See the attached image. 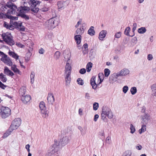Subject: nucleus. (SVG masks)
Instances as JSON below:
<instances>
[{
  "instance_id": "f257e3e1",
  "label": "nucleus",
  "mask_w": 156,
  "mask_h": 156,
  "mask_svg": "<svg viewBox=\"0 0 156 156\" xmlns=\"http://www.w3.org/2000/svg\"><path fill=\"white\" fill-rule=\"evenodd\" d=\"M27 2L31 8L32 13L34 14L37 13L39 10L38 5L40 2L36 0H27Z\"/></svg>"
},
{
  "instance_id": "f03ea898",
  "label": "nucleus",
  "mask_w": 156,
  "mask_h": 156,
  "mask_svg": "<svg viewBox=\"0 0 156 156\" xmlns=\"http://www.w3.org/2000/svg\"><path fill=\"white\" fill-rule=\"evenodd\" d=\"M71 139L70 136H65L60 139L59 141H56L54 144V146H57L59 148L61 147L64 146L67 144Z\"/></svg>"
},
{
  "instance_id": "7ed1b4c3",
  "label": "nucleus",
  "mask_w": 156,
  "mask_h": 156,
  "mask_svg": "<svg viewBox=\"0 0 156 156\" xmlns=\"http://www.w3.org/2000/svg\"><path fill=\"white\" fill-rule=\"evenodd\" d=\"M6 6L7 7V9H10L8 10L7 14L16 15L17 14V11L18 10V8L13 2L11 1L8 2L6 3Z\"/></svg>"
},
{
  "instance_id": "20e7f679",
  "label": "nucleus",
  "mask_w": 156,
  "mask_h": 156,
  "mask_svg": "<svg viewBox=\"0 0 156 156\" xmlns=\"http://www.w3.org/2000/svg\"><path fill=\"white\" fill-rule=\"evenodd\" d=\"M6 6L7 7V9H10L8 10L7 14L16 15L17 14V11L18 10V8L13 2L11 1L8 2L6 3Z\"/></svg>"
},
{
  "instance_id": "39448f33",
  "label": "nucleus",
  "mask_w": 156,
  "mask_h": 156,
  "mask_svg": "<svg viewBox=\"0 0 156 156\" xmlns=\"http://www.w3.org/2000/svg\"><path fill=\"white\" fill-rule=\"evenodd\" d=\"M113 114L109 108L106 106H103L102 108V111L101 113V119L104 120L107 116L109 119H111L113 117Z\"/></svg>"
},
{
  "instance_id": "423d86ee",
  "label": "nucleus",
  "mask_w": 156,
  "mask_h": 156,
  "mask_svg": "<svg viewBox=\"0 0 156 156\" xmlns=\"http://www.w3.org/2000/svg\"><path fill=\"white\" fill-rule=\"evenodd\" d=\"M103 76L102 73H100L98 74V78L100 80L99 83L97 84L95 82L96 77L94 76H93L90 80V83L92 86V88L94 89H95L97 87L99 86V85L103 81L102 79Z\"/></svg>"
},
{
  "instance_id": "0eeeda50",
  "label": "nucleus",
  "mask_w": 156,
  "mask_h": 156,
  "mask_svg": "<svg viewBox=\"0 0 156 156\" xmlns=\"http://www.w3.org/2000/svg\"><path fill=\"white\" fill-rule=\"evenodd\" d=\"M0 110V116L2 119H5L11 114V110L8 107H2L1 108Z\"/></svg>"
},
{
  "instance_id": "6e6552de",
  "label": "nucleus",
  "mask_w": 156,
  "mask_h": 156,
  "mask_svg": "<svg viewBox=\"0 0 156 156\" xmlns=\"http://www.w3.org/2000/svg\"><path fill=\"white\" fill-rule=\"evenodd\" d=\"M39 107L41 110V112L43 118H47L48 116L49 112L47 110L44 102L43 101L40 102L39 105Z\"/></svg>"
},
{
  "instance_id": "1a4fd4ad",
  "label": "nucleus",
  "mask_w": 156,
  "mask_h": 156,
  "mask_svg": "<svg viewBox=\"0 0 156 156\" xmlns=\"http://www.w3.org/2000/svg\"><path fill=\"white\" fill-rule=\"evenodd\" d=\"M2 37L3 41L8 44L12 46L15 44V42L13 40L12 37L11 35H8L5 33L3 34Z\"/></svg>"
},
{
  "instance_id": "9d476101",
  "label": "nucleus",
  "mask_w": 156,
  "mask_h": 156,
  "mask_svg": "<svg viewBox=\"0 0 156 156\" xmlns=\"http://www.w3.org/2000/svg\"><path fill=\"white\" fill-rule=\"evenodd\" d=\"M21 123V119L19 118L15 119L10 126V129L14 130L16 129L20 126Z\"/></svg>"
},
{
  "instance_id": "9b49d317",
  "label": "nucleus",
  "mask_w": 156,
  "mask_h": 156,
  "mask_svg": "<svg viewBox=\"0 0 156 156\" xmlns=\"http://www.w3.org/2000/svg\"><path fill=\"white\" fill-rule=\"evenodd\" d=\"M18 10L17 11V14L19 13H26L29 11L30 9L29 7L25 6H20L18 8Z\"/></svg>"
},
{
  "instance_id": "f8f14e48",
  "label": "nucleus",
  "mask_w": 156,
  "mask_h": 156,
  "mask_svg": "<svg viewBox=\"0 0 156 156\" xmlns=\"http://www.w3.org/2000/svg\"><path fill=\"white\" fill-rule=\"evenodd\" d=\"M0 60L7 65L9 66L12 65V61L9 57H7V55L6 54L4 56H2Z\"/></svg>"
},
{
  "instance_id": "ddd939ff",
  "label": "nucleus",
  "mask_w": 156,
  "mask_h": 156,
  "mask_svg": "<svg viewBox=\"0 0 156 156\" xmlns=\"http://www.w3.org/2000/svg\"><path fill=\"white\" fill-rule=\"evenodd\" d=\"M129 69L126 68H124L121 69L120 71L117 73L116 75L119 76H126L129 73Z\"/></svg>"
},
{
  "instance_id": "4468645a",
  "label": "nucleus",
  "mask_w": 156,
  "mask_h": 156,
  "mask_svg": "<svg viewBox=\"0 0 156 156\" xmlns=\"http://www.w3.org/2000/svg\"><path fill=\"white\" fill-rule=\"evenodd\" d=\"M59 147L57 146H54V144L53 145V147L48 151V153L46 154V156H51L53 154L56 155L57 154H58L57 153V152L58 151Z\"/></svg>"
},
{
  "instance_id": "2eb2a0df",
  "label": "nucleus",
  "mask_w": 156,
  "mask_h": 156,
  "mask_svg": "<svg viewBox=\"0 0 156 156\" xmlns=\"http://www.w3.org/2000/svg\"><path fill=\"white\" fill-rule=\"evenodd\" d=\"M150 119V115L147 113H145L141 116L142 122L143 124H147L148 120Z\"/></svg>"
},
{
  "instance_id": "dca6fc26",
  "label": "nucleus",
  "mask_w": 156,
  "mask_h": 156,
  "mask_svg": "<svg viewBox=\"0 0 156 156\" xmlns=\"http://www.w3.org/2000/svg\"><path fill=\"white\" fill-rule=\"evenodd\" d=\"M71 63V61L70 59L69 58H68L65 67V73H68L70 72L71 73L72 68Z\"/></svg>"
},
{
  "instance_id": "f3484780",
  "label": "nucleus",
  "mask_w": 156,
  "mask_h": 156,
  "mask_svg": "<svg viewBox=\"0 0 156 156\" xmlns=\"http://www.w3.org/2000/svg\"><path fill=\"white\" fill-rule=\"evenodd\" d=\"M55 20L54 18L50 19L48 20L47 25L49 29H53L57 25H55Z\"/></svg>"
},
{
  "instance_id": "a211bd4d",
  "label": "nucleus",
  "mask_w": 156,
  "mask_h": 156,
  "mask_svg": "<svg viewBox=\"0 0 156 156\" xmlns=\"http://www.w3.org/2000/svg\"><path fill=\"white\" fill-rule=\"evenodd\" d=\"M21 97V100L22 101L24 104H26L29 102L30 100L31 97L29 95H24Z\"/></svg>"
},
{
  "instance_id": "6ab92c4d",
  "label": "nucleus",
  "mask_w": 156,
  "mask_h": 156,
  "mask_svg": "<svg viewBox=\"0 0 156 156\" xmlns=\"http://www.w3.org/2000/svg\"><path fill=\"white\" fill-rule=\"evenodd\" d=\"M47 101L50 104L52 105L55 101L54 96L51 93H49L47 97Z\"/></svg>"
},
{
  "instance_id": "aec40b11",
  "label": "nucleus",
  "mask_w": 156,
  "mask_h": 156,
  "mask_svg": "<svg viewBox=\"0 0 156 156\" xmlns=\"http://www.w3.org/2000/svg\"><path fill=\"white\" fill-rule=\"evenodd\" d=\"M117 73H114L109 77V81L111 83H113L117 80V78L119 77L116 75Z\"/></svg>"
},
{
  "instance_id": "412c9836",
  "label": "nucleus",
  "mask_w": 156,
  "mask_h": 156,
  "mask_svg": "<svg viewBox=\"0 0 156 156\" xmlns=\"http://www.w3.org/2000/svg\"><path fill=\"white\" fill-rule=\"evenodd\" d=\"M4 73L5 74L9 76H12L14 75L13 72L10 70L7 66L5 67Z\"/></svg>"
},
{
  "instance_id": "4be33fe9",
  "label": "nucleus",
  "mask_w": 156,
  "mask_h": 156,
  "mask_svg": "<svg viewBox=\"0 0 156 156\" xmlns=\"http://www.w3.org/2000/svg\"><path fill=\"white\" fill-rule=\"evenodd\" d=\"M107 31L105 30L101 31L99 34V38L100 40H103L106 35Z\"/></svg>"
},
{
  "instance_id": "5701e85b",
  "label": "nucleus",
  "mask_w": 156,
  "mask_h": 156,
  "mask_svg": "<svg viewBox=\"0 0 156 156\" xmlns=\"http://www.w3.org/2000/svg\"><path fill=\"white\" fill-rule=\"evenodd\" d=\"M8 54L10 56L14 58L16 60L19 58V55L14 52L11 51L9 50L8 52Z\"/></svg>"
},
{
  "instance_id": "b1692460",
  "label": "nucleus",
  "mask_w": 156,
  "mask_h": 156,
  "mask_svg": "<svg viewBox=\"0 0 156 156\" xmlns=\"http://www.w3.org/2000/svg\"><path fill=\"white\" fill-rule=\"evenodd\" d=\"M11 66V69L15 73H18L19 74H21V72L17 68L16 65H12Z\"/></svg>"
},
{
  "instance_id": "393cba45",
  "label": "nucleus",
  "mask_w": 156,
  "mask_h": 156,
  "mask_svg": "<svg viewBox=\"0 0 156 156\" xmlns=\"http://www.w3.org/2000/svg\"><path fill=\"white\" fill-rule=\"evenodd\" d=\"M26 88L24 86H22L20 88L19 90V93L21 96L25 95L26 91Z\"/></svg>"
},
{
  "instance_id": "a878e982",
  "label": "nucleus",
  "mask_w": 156,
  "mask_h": 156,
  "mask_svg": "<svg viewBox=\"0 0 156 156\" xmlns=\"http://www.w3.org/2000/svg\"><path fill=\"white\" fill-rule=\"evenodd\" d=\"M94 27L93 26H91L88 31V34L90 36H93L95 34Z\"/></svg>"
},
{
  "instance_id": "bb28decb",
  "label": "nucleus",
  "mask_w": 156,
  "mask_h": 156,
  "mask_svg": "<svg viewBox=\"0 0 156 156\" xmlns=\"http://www.w3.org/2000/svg\"><path fill=\"white\" fill-rule=\"evenodd\" d=\"M152 90V95L156 96V84H153L151 87Z\"/></svg>"
},
{
  "instance_id": "cd10ccee",
  "label": "nucleus",
  "mask_w": 156,
  "mask_h": 156,
  "mask_svg": "<svg viewBox=\"0 0 156 156\" xmlns=\"http://www.w3.org/2000/svg\"><path fill=\"white\" fill-rule=\"evenodd\" d=\"M25 13H19L16 14L17 16H21L22 18L27 20L29 19V17L27 15L25 14Z\"/></svg>"
},
{
  "instance_id": "c85d7f7f",
  "label": "nucleus",
  "mask_w": 156,
  "mask_h": 156,
  "mask_svg": "<svg viewBox=\"0 0 156 156\" xmlns=\"http://www.w3.org/2000/svg\"><path fill=\"white\" fill-rule=\"evenodd\" d=\"M10 15L6 14H4L2 12L0 13V19H4L6 18H10Z\"/></svg>"
},
{
  "instance_id": "c756f323",
  "label": "nucleus",
  "mask_w": 156,
  "mask_h": 156,
  "mask_svg": "<svg viewBox=\"0 0 156 156\" xmlns=\"http://www.w3.org/2000/svg\"><path fill=\"white\" fill-rule=\"evenodd\" d=\"M81 36L80 35H76L74 36V38L76 41L77 44H80L81 42Z\"/></svg>"
},
{
  "instance_id": "7c9ffc66",
  "label": "nucleus",
  "mask_w": 156,
  "mask_h": 156,
  "mask_svg": "<svg viewBox=\"0 0 156 156\" xmlns=\"http://www.w3.org/2000/svg\"><path fill=\"white\" fill-rule=\"evenodd\" d=\"M130 28L129 27H127L125 29L124 31V34L126 35H127L129 36H131V37H133L134 35V34L133 35L130 36L129 34V32H130Z\"/></svg>"
},
{
  "instance_id": "2f4dec72",
  "label": "nucleus",
  "mask_w": 156,
  "mask_h": 156,
  "mask_svg": "<svg viewBox=\"0 0 156 156\" xmlns=\"http://www.w3.org/2000/svg\"><path fill=\"white\" fill-rule=\"evenodd\" d=\"M146 31L147 30L145 27H142L138 29V32L140 34H144Z\"/></svg>"
},
{
  "instance_id": "473e14b6",
  "label": "nucleus",
  "mask_w": 156,
  "mask_h": 156,
  "mask_svg": "<svg viewBox=\"0 0 156 156\" xmlns=\"http://www.w3.org/2000/svg\"><path fill=\"white\" fill-rule=\"evenodd\" d=\"M10 127L9 128V129L7 131L6 133H4V134H3V138H5L7 137L8 136H9V135L11 133L12 131L13 130H12V131L11 130V129H10Z\"/></svg>"
},
{
  "instance_id": "72a5a7b5",
  "label": "nucleus",
  "mask_w": 156,
  "mask_h": 156,
  "mask_svg": "<svg viewBox=\"0 0 156 156\" xmlns=\"http://www.w3.org/2000/svg\"><path fill=\"white\" fill-rule=\"evenodd\" d=\"M85 29H82L81 28H79L77 29L76 33L78 35H80V36L84 32Z\"/></svg>"
},
{
  "instance_id": "f704fd0d",
  "label": "nucleus",
  "mask_w": 156,
  "mask_h": 156,
  "mask_svg": "<svg viewBox=\"0 0 156 156\" xmlns=\"http://www.w3.org/2000/svg\"><path fill=\"white\" fill-rule=\"evenodd\" d=\"M88 45L87 43H85L83 46L84 50H83V53L84 55L86 54L88 51Z\"/></svg>"
},
{
  "instance_id": "c9c22d12",
  "label": "nucleus",
  "mask_w": 156,
  "mask_h": 156,
  "mask_svg": "<svg viewBox=\"0 0 156 156\" xmlns=\"http://www.w3.org/2000/svg\"><path fill=\"white\" fill-rule=\"evenodd\" d=\"M0 80L3 82L4 83L6 81L7 79L5 77V76L4 75L3 73H1L0 74Z\"/></svg>"
},
{
  "instance_id": "e433bc0d",
  "label": "nucleus",
  "mask_w": 156,
  "mask_h": 156,
  "mask_svg": "<svg viewBox=\"0 0 156 156\" xmlns=\"http://www.w3.org/2000/svg\"><path fill=\"white\" fill-rule=\"evenodd\" d=\"M146 124H143L142 126V127L141 129H140L139 130V133L141 134L142 133L146 131Z\"/></svg>"
},
{
  "instance_id": "4c0bfd02",
  "label": "nucleus",
  "mask_w": 156,
  "mask_h": 156,
  "mask_svg": "<svg viewBox=\"0 0 156 156\" xmlns=\"http://www.w3.org/2000/svg\"><path fill=\"white\" fill-rule=\"evenodd\" d=\"M92 66V63L91 62H88L86 66V69L88 72H90Z\"/></svg>"
},
{
  "instance_id": "58836bf2",
  "label": "nucleus",
  "mask_w": 156,
  "mask_h": 156,
  "mask_svg": "<svg viewBox=\"0 0 156 156\" xmlns=\"http://www.w3.org/2000/svg\"><path fill=\"white\" fill-rule=\"evenodd\" d=\"M35 77V73L34 71L31 72L30 75V83L31 84L33 83L34 80V78Z\"/></svg>"
},
{
  "instance_id": "ea45409f",
  "label": "nucleus",
  "mask_w": 156,
  "mask_h": 156,
  "mask_svg": "<svg viewBox=\"0 0 156 156\" xmlns=\"http://www.w3.org/2000/svg\"><path fill=\"white\" fill-rule=\"evenodd\" d=\"M60 52L58 51H56L54 54L55 58L56 59H58L60 56Z\"/></svg>"
},
{
  "instance_id": "a19ab883",
  "label": "nucleus",
  "mask_w": 156,
  "mask_h": 156,
  "mask_svg": "<svg viewBox=\"0 0 156 156\" xmlns=\"http://www.w3.org/2000/svg\"><path fill=\"white\" fill-rule=\"evenodd\" d=\"M110 73V70L108 69H104L105 76L106 77H108Z\"/></svg>"
},
{
  "instance_id": "79ce46f5",
  "label": "nucleus",
  "mask_w": 156,
  "mask_h": 156,
  "mask_svg": "<svg viewBox=\"0 0 156 156\" xmlns=\"http://www.w3.org/2000/svg\"><path fill=\"white\" fill-rule=\"evenodd\" d=\"M65 2H62L61 1L58 2L57 3V5L58 6V9L61 8L62 7L64 8V6L63 5V3H65Z\"/></svg>"
},
{
  "instance_id": "37998d69",
  "label": "nucleus",
  "mask_w": 156,
  "mask_h": 156,
  "mask_svg": "<svg viewBox=\"0 0 156 156\" xmlns=\"http://www.w3.org/2000/svg\"><path fill=\"white\" fill-rule=\"evenodd\" d=\"M130 92L132 94H135L137 92L136 87H132L130 89Z\"/></svg>"
},
{
  "instance_id": "c03bdc74",
  "label": "nucleus",
  "mask_w": 156,
  "mask_h": 156,
  "mask_svg": "<svg viewBox=\"0 0 156 156\" xmlns=\"http://www.w3.org/2000/svg\"><path fill=\"white\" fill-rule=\"evenodd\" d=\"M19 25H19V27H18V29L21 31H24L25 30V28L23 26H22V23H20Z\"/></svg>"
},
{
  "instance_id": "a18cd8bd",
  "label": "nucleus",
  "mask_w": 156,
  "mask_h": 156,
  "mask_svg": "<svg viewBox=\"0 0 156 156\" xmlns=\"http://www.w3.org/2000/svg\"><path fill=\"white\" fill-rule=\"evenodd\" d=\"M130 133L133 134L135 131V128L134 126L132 124H131L130 125Z\"/></svg>"
},
{
  "instance_id": "49530a36",
  "label": "nucleus",
  "mask_w": 156,
  "mask_h": 156,
  "mask_svg": "<svg viewBox=\"0 0 156 156\" xmlns=\"http://www.w3.org/2000/svg\"><path fill=\"white\" fill-rule=\"evenodd\" d=\"M99 107V104L97 102H95L93 105V108L94 110H97Z\"/></svg>"
},
{
  "instance_id": "de8ad7c7",
  "label": "nucleus",
  "mask_w": 156,
  "mask_h": 156,
  "mask_svg": "<svg viewBox=\"0 0 156 156\" xmlns=\"http://www.w3.org/2000/svg\"><path fill=\"white\" fill-rule=\"evenodd\" d=\"M131 151L130 150H128L126 151L124 153L123 156H131Z\"/></svg>"
},
{
  "instance_id": "09e8293b",
  "label": "nucleus",
  "mask_w": 156,
  "mask_h": 156,
  "mask_svg": "<svg viewBox=\"0 0 156 156\" xmlns=\"http://www.w3.org/2000/svg\"><path fill=\"white\" fill-rule=\"evenodd\" d=\"M77 82L79 84L82 85L83 84V80L80 78L77 79Z\"/></svg>"
},
{
  "instance_id": "8fccbe9b",
  "label": "nucleus",
  "mask_w": 156,
  "mask_h": 156,
  "mask_svg": "<svg viewBox=\"0 0 156 156\" xmlns=\"http://www.w3.org/2000/svg\"><path fill=\"white\" fill-rule=\"evenodd\" d=\"M71 73L69 72H68V73H65V78L69 79V80H71L70 76L71 75Z\"/></svg>"
},
{
  "instance_id": "3c124183",
  "label": "nucleus",
  "mask_w": 156,
  "mask_h": 156,
  "mask_svg": "<svg viewBox=\"0 0 156 156\" xmlns=\"http://www.w3.org/2000/svg\"><path fill=\"white\" fill-rule=\"evenodd\" d=\"M121 36V32H118L116 33L115 35V37L116 38H119Z\"/></svg>"
},
{
  "instance_id": "603ef678",
  "label": "nucleus",
  "mask_w": 156,
  "mask_h": 156,
  "mask_svg": "<svg viewBox=\"0 0 156 156\" xmlns=\"http://www.w3.org/2000/svg\"><path fill=\"white\" fill-rule=\"evenodd\" d=\"M7 9V7L6 6V3L4 5L2 6L0 8V10L3 12L5 11Z\"/></svg>"
},
{
  "instance_id": "864d4df0",
  "label": "nucleus",
  "mask_w": 156,
  "mask_h": 156,
  "mask_svg": "<svg viewBox=\"0 0 156 156\" xmlns=\"http://www.w3.org/2000/svg\"><path fill=\"white\" fill-rule=\"evenodd\" d=\"M131 42L133 43V45L135 44L137 41V38L136 37H134L132 38L131 40Z\"/></svg>"
},
{
  "instance_id": "5fc2aeb1",
  "label": "nucleus",
  "mask_w": 156,
  "mask_h": 156,
  "mask_svg": "<svg viewBox=\"0 0 156 156\" xmlns=\"http://www.w3.org/2000/svg\"><path fill=\"white\" fill-rule=\"evenodd\" d=\"M128 90V87L127 86H125L122 88L123 92L126 94Z\"/></svg>"
},
{
  "instance_id": "6e6d98bb",
  "label": "nucleus",
  "mask_w": 156,
  "mask_h": 156,
  "mask_svg": "<svg viewBox=\"0 0 156 156\" xmlns=\"http://www.w3.org/2000/svg\"><path fill=\"white\" fill-rule=\"evenodd\" d=\"M86 72V70L84 68H82L79 71V73L81 74H83L85 73Z\"/></svg>"
},
{
  "instance_id": "4d7b16f0",
  "label": "nucleus",
  "mask_w": 156,
  "mask_h": 156,
  "mask_svg": "<svg viewBox=\"0 0 156 156\" xmlns=\"http://www.w3.org/2000/svg\"><path fill=\"white\" fill-rule=\"evenodd\" d=\"M10 25L7 23L5 22H4L3 24V26L4 27L6 28L7 29H9V26Z\"/></svg>"
},
{
  "instance_id": "13d9d810",
  "label": "nucleus",
  "mask_w": 156,
  "mask_h": 156,
  "mask_svg": "<svg viewBox=\"0 0 156 156\" xmlns=\"http://www.w3.org/2000/svg\"><path fill=\"white\" fill-rule=\"evenodd\" d=\"M137 25V24L136 23H134L133 24L132 30L134 33L136 29Z\"/></svg>"
},
{
  "instance_id": "bf43d9fd",
  "label": "nucleus",
  "mask_w": 156,
  "mask_h": 156,
  "mask_svg": "<svg viewBox=\"0 0 156 156\" xmlns=\"http://www.w3.org/2000/svg\"><path fill=\"white\" fill-rule=\"evenodd\" d=\"M6 87V86H5L4 84L0 81V87L2 88L3 89H4Z\"/></svg>"
},
{
  "instance_id": "052dcab7",
  "label": "nucleus",
  "mask_w": 156,
  "mask_h": 156,
  "mask_svg": "<svg viewBox=\"0 0 156 156\" xmlns=\"http://www.w3.org/2000/svg\"><path fill=\"white\" fill-rule=\"evenodd\" d=\"M147 58L149 61H151L152 60L153 58L152 55L151 54H148L147 55Z\"/></svg>"
},
{
  "instance_id": "680f3d73",
  "label": "nucleus",
  "mask_w": 156,
  "mask_h": 156,
  "mask_svg": "<svg viewBox=\"0 0 156 156\" xmlns=\"http://www.w3.org/2000/svg\"><path fill=\"white\" fill-rule=\"evenodd\" d=\"M70 80H69V79L65 78V81L66 82V86L68 85L69 84Z\"/></svg>"
},
{
  "instance_id": "e2e57ef3",
  "label": "nucleus",
  "mask_w": 156,
  "mask_h": 156,
  "mask_svg": "<svg viewBox=\"0 0 156 156\" xmlns=\"http://www.w3.org/2000/svg\"><path fill=\"white\" fill-rule=\"evenodd\" d=\"M39 9L42 12H45L48 10V8L46 7H44L41 9Z\"/></svg>"
},
{
  "instance_id": "0e129e2a",
  "label": "nucleus",
  "mask_w": 156,
  "mask_h": 156,
  "mask_svg": "<svg viewBox=\"0 0 156 156\" xmlns=\"http://www.w3.org/2000/svg\"><path fill=\"white\" fill-rule=\"evenodd\" d=\"M16 45L20 48H23L24 47V45L20 43H17Z\"/></svg>"
},
{
  "instance_id": "69168bd1",
  "label": "nucleus",
  "mask_w": 156,
  "mask_h": 156,
  "mask_svg": "<svg viewBox=\"0 0 156 156\" xmlns=\"http://www.w3.org/2000/svg\"><path fill=\"white\" fill-rule=\"evenodd\" d=\"M107 142L108 144H110L111 143V138L109 137H108L106 139Z\"/></svg>"
},
{
  "instance_id": "338daca9",
  "label": "nucleus",
  "mask_w": 156,
  "mask_h": 156,
  "mask_svg": "<svg viewBox=\"0 0 156 156\" xmlns=\"http://www.w3.org/2000/svg\"><path fill=\"white\" fill-rule=\"evenodd\" d=\"M44 51V50L43 48H41L39 50V53L40 54H43Z\"/></svg>"
},
{
  "instance_id": "774afa93",
  "label": "nucleus",
  "mask_w": 156,
  "mask_h": 156,
  "mask_svg": "<svg viewBox=\"0 0 156 156\" xmlns=\"http://www.w3.org/2000/svg\"><path fill=\"white\" fill-rule=\"evenodd\" d=\"M99 115L98 114H96L94 116V122H96L97 119L98 118Z\"/></svg>"
}]
</instances>
